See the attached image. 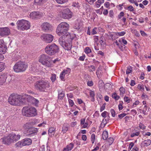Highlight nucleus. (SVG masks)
Here are the masks:
<instances>
[{
  "mask_svg": "<svg viewBox=\"0 0 151 151\" xmlns=\"http://www.w3.org/2000/svg\"><path fill=\"white\" fill-rule=\"evenodd\" d=\"M58 41L60 45L65 50H69L71 49L72 45L70 34L62 35Z\"/></svg>",
  "mask_w": 151,
  "mask_h": 151,
  "instance_id": "f257e3e1",
  "label": "nucleus"
},
{
  "mask_svg": "<svg viewBox=\"0 0 151 151\" xmlns=\"http://www.w3.org/2000/svg\"><path fill=\"white\" fill-rule=\"evenodd\" d=\"M58 41L60 45L65 50H69L71 49L72 45L70 34L62 35Z\"/></svg>",
  "mask_w": 151,
  "mask_h": 151,
  "instance_id": "f03ea898",
  "label": "nucleus"
},
{
  "mask_svg": "<svg viewBox=\"0 0 151 151\" xmlns=\"http://www.w3.org/2000/svg\"><path fill=\"white\" fill-rule=\"evenodd\" d=\"M35 86L40 91L46 92L50 87V85L49 82L43 79L37 81L35 84Z\"/></svg>",
  "mask_w": 151,
  "mask_h": 151,
  "instance_id": "7ed1b4c3",
  "label": "nucleus"
},
{
  "mask_svg": "<svg viewBox=\"0 0 151 151\" xmlns=\"http://www.w3.org/2000/svg\"><path fill=\"white\" fill-rule=\"evenodd\" d=\"M69 28V25L66 22H62L58 26L56 32L59 36L66 35L69 33L68 31Z\"/></svg>",
  "mask_w": 151,
  "mask_h": 151,
  "instance_id": "20e7f679",
  "label": "nucleus"
},
{
  "mask_svg": "<svg viewBox=\"0 0 151 151\" xmlns=\"http://www.w3.org/2000/svg\"><path fill=\"white\" fill-rule=\"evenodd\" d=\"M59 51L58 46L54 43L47 45L45 48V52L50 55H53Z\"/></svg>",
  "mask_w": 151,
  "mask_h": 151,
  "instance_id": "39448f33",
  "label": "nucleus"
},
{
  "mask_svg": "<svg viewBox=\"0 0 151 151\" xmlns=\"http://www.w3.org/2000/svg\"><path fill=\"white\" fill-rule=\"evenodd\" d=\"M22 96L17 94H11L8 99V102L9 103L13 105H17L19 103L22 101Z\"/></svg>",
  "mask_w": 151,
  "mask_h": 151,
  "instance_id": "423d86ee",
  "label": "nucleus"
},
{
  "mask_svg": "<svg viewBox=\"0 0 151 151\" xmlns=\"http://www.w3.org/2000/svg\"><path fill=\"white\" fill-rule=\"evenodd\" d=\"M23 115L27 116H34L37 114V111L34 107H24L22 109Z\"/></svg>",
  "mask_w": 151,
  "mask_h": 151,
  "instance_id": "0eeeda50",
  "label": "nucleus"
},
{
  "mask_svg": "<svg viewBox=\"0 0 151 151\" xmlns=\"http://www.w3.org/2000/svg\"><path fill=\"white\" fill-rule=\"evenodd\" d=\"M17 27L20 30H27L30 27L29 22L28 21L22 19L18 21L16 23Z\"/></svg>",
  "mask_w": 151,
  "mask_h": 151,
  "instance_id": "6e6552de",
  "label": "nucleus"
},
{
  "mask_svg": "<svg viewBox=\"0 0 151 151\" xmlns=\"http://www.w3.org/2000/svg\"><path fill=\"white\" fill-rule=\"evenodd\" d=\"M27 67V65L24 62H18L16 63L14 65L13 69L16 72H22L24 71Z\"/></svg>",
  "mask_w": 151,
  "mask_h": 151,
  "instance_id": "1a4fd4ad",
  "label": "nucleus"
},
{
  "mask_svg": "<svg viewBox=\"0 0 151 151\" xmlns=\"http://www.w3.org/2000/svg\"><path fill=\"white\" fill-rule=\"evenodd\" d=\"M39 62L48 67H50L51 65L49 57L48 55L44 54H42L40 56Z\"/></svg>",
  "mask_w": 151,
  "mask_h": 151,
  "instance_id": "9d476101",
  "label": "nucleus"
},
{
  "mask_svg": "<svg viewBox=\"0 0 151 151\" xmlns=\"http://www.w3.org/2000/svg\"><path fill=\"white\" fill-rule=\"evenodd\" d=\"M32 143V140L31 139L26 138L16 143L15 145L16 147H21L25 146L30 145Z\"/></svg>",
  "mask_w": 151,
  "mask_h": 151,
  "instance_id": "9b49d317",
  "label": "nucleus"
},
{
  "mask_svg": "<svg viewBox=\"0 0 151 151\" xmlns=\"http://www.w3.org/2000/svg\"><path fill=\"white\" fill-rule=\"evenodd\" d=\"M1 139L2 143L6 145H9L13 142V139L11 138L10 134L8 136H4Z\"/></svg>",
  "mask_w": 151,
  "mask_h": 151,
  "instance_id": "f8f14e48",
  "label": "nucleus"
},
{
  "mask_svg": "<svg viewBox=\"0 0 151 151\" xmlns=\"http://www.w3.org/2000/svg\"><path fill=\"white\" fill-rule=\"evenodd\" d=\"M53 36L49 34H44L41 36V40L47 43L51 42L53 40Z\"/></svg>",
  "mask_w": 151,
  "mask_h": 151,
  "instance_id": "ddd939ff",
  "label": "nucleus"
},
{
  "mask_svg": "<svg viewBox=\"0 0 151 151\" xmlns=\"http://www.w3.org/2000/svg\"><path fill=\"white\" fill-rule=\"evenodd\" d=\"M62 17L64 19H69L71 18L72 13L68 8L63 9L62 11Z\"/></svg>",
  "mask_w": 151,
  "mask_h": 151,
  "instance_id": "4468645a",
  "label": "nucleus"
},
{
  "mask_svg": "<svg viewBox=\"0 0 151 151\" xmlns=\"http://www.w3.org/2000/svg\"><path fill=\"white\" fill-rule=\"evenodd\" d=\"M38 132L37 129L35 127H30L27 130L24 131V134L27 136H32L37 134Z\"/></svg>",
  "mask_w": 151,
  "mask_h": 151,
  "instance_id": "2eb2a0df",
  "label": "nucleus"
},
{
  "mask_svg": "<svg viewBox=\"0 0 151 151\" xmlns=\"http://www.w3.org/2000/svg\"><path fill=\"white\" fill-rule=\"evenodd\" d=\"M10 33V29L7 27L0 28V35L3 37L8 35Z\"/></svg>",
  "mask_w": 151,
  "mask_h": 151,
  "instance_id": "dca6fc26",
  "label": "nucleus"
},
{
  "mask_svg": "<svg viewBox=\"0 0 151 151\" xmlns=\"http://www.w3.org/2000/svg\"><path fill=\"white\" fill-rule=\"evenodd\" d=\"M7 47L2 39L0 40V54H4L6 51Z\"/></svg>",
  "mask_w": 151,
  "mask_h": 151,
  "instance_id": "f3484780",
  "label": "nucleus"
},
{
  "mask_svg": "<svg viewBox=\"0 0 151 151\" xmlns=\"http://www.w3.org/2000/svg\"><path fill=\"white\" fill-rule=\"evenodd\" d=\"M42 29L45 32H47L48 31L51 30L52 29V26L49 23L44 22L41 25Z\"/></svg>",
  "mask_w": 151,
  "mask_h": 151,
  "instance_id": "a211bd4d",
  "label": "nucleus"
},
{
  "mask_svg": "<svg viewBox=\"0 0 151 151\" xmlns=\"http://www.w3.org/2000/svg\"><path fill=\"white\" fill-rule=\"evenodd\" d=\"M30 17L32 19H35L36 18H40L42 17L41 13L39 12H33L30 14Z\"/></svg>",
  "mask_w": 151,
  "mask_h": 151,
  "instance_id": "6ab92c4d",
  "label": "nucleus"
},
{
  "mask_svg": "<svg viewBox=\"0 0 151 151\" xmlns=\"http://www.w3.org/2000/svg\"><path fill=\"white\" fill-rule=\"evenodd\" d=\"M7 78V75L3 74L0 76V84L2 85L6 81V79Z\"/></svg>",
  "mask_w": 151,
  "mask_h": 151,
  "instance_id": "aec40b11",
  "label": "nucleus"
},
{
  "mask_svg": "<svg viewBox=\"0 0 151 151\" xmlns=\"http://www.w3.org/2000/svg\"><path fill=\"white\" fill-rule=\"evenodd\" d=\"M68 74V71L67 70H64L60 74V78L62 81H64L65 75Z\"/></svg>",
  "mask_w": 151,
  "mask_h": 151,
  "instance_id": "412c9836",
  "label": "nucleus"
},
{
  "mask_svg": "<svg viewBox=\"0 0 151 151\" xmlns=\"http://www.w3.org/2000/svg\"><path fill=\"white\" fill-rule=\"evenodd\" d=\"M11 138L13 139V142L14 141H17L19 140L21 137L19 134L16 135L15 134H10Z\"/></svg>",
  "mask_w": 151,
  "mask_h": 151,
  "instance_id": "4be33fe9",
  "label": "nucleus"
},
{
  "mask_svg": "<svg viewBox=\"0 0 151 151\" xmlns=\"http://www.w3.org/2000/svg\"><path fill=\"white\" fill-rule=\"evenodd\" d=\"M22 97L25 101H26L30 104L31 102H32V99H33V97L29 95H26L25 96H22Z\"/></svg>",
  "mask_w": 151,
  "mask_h": 151,
  "instance_id": "5701e85b",
  "label": "nucleus"
},
{
  "mask_svg": "<svg viewBox=\"0 0 151 151\" xmlns=\"http://www.w3.org/2000/svg\"><path fill=\"white\" fill-rule=\"evenodd\" d=\"M65 94L62 91H60L58 92V99H62L63 97L64 96Z\"/></svg>",
  "mask_w": 151,
  "mask_h": 151,
  "instance_id": "b1692460",
  "label": "nucleus"
},
{
  "mask_svg": "<svg viewBox=\"0 0 151 151\" xmlns=\"http://www.w3.org/2000/svg\"><path fill=\"white\" fill-rule=\"evenodd\" d=\"M81 27V24L80 23H76L74 26V28L75 29L78 30L79 31H81L80 28Z\"/></svg>",
  "mask_w": 151,
  "mask_h": 151,
  "instance_id": "393cba45",
  "label": "nucleus"
},
{
  "mask_svg": "<svg viewBox=\"0 0 151 151\" xmlns=\"http://www.w3.org/2000/svg\"><path fill=\"white\" fill-rule=\"evenodd\" d=\"M108 137V133L107 131L103 132L102 135L103 139L104 140H106Z\"/></svg>",
  "mask_w": 151,
  "mask_h": 151,
  "instance_id": "a878e982",
  "label": "nucleus"
},
{
  "mask_svg": "<svg viewBox=\"0 0 151 151\" xmlns=\"http://www.w3.org/2000/svg\"><path fill=\"white\" fill-rule=\"evenodd\" d=\"M47 0H35V2L37 5H40L47 1Z\"/></svg>",
  "mask_w": 151,
  "mask_h": 151,
  "instance_id": "bb28decb",
  "label": "nucleus"
},
{
  "mask_svg": "<svg viewBox=\"0 0 151 151\" xmlns=\"http://www.w3.org/2000/svg\"><path fill=\"white\" fill-rule=\"evenodd\" d=\"M110 116H107L104 117V119H103L102 123H103L104 124V125H105L108 122Z\"/></svg>",
  "mask_w": 151,
  "mask_h": 151,
  "instance_id": "cd10ccee",
  "label": "nucleus"
},
{
  "mask_svg": "<svg viewBox=\"0 0 151 151\" xmlns=\"http://www.w3.org/2000/svg\"><path fill=\"white\" fill-rule=\"evenodd\" d=\"M145 146H148L150 145L151 143V141L150 139H147L143 141Z\"/></svg>",
  "mask_w": 151,
  "mask_h": 151,
  "instance_id": "c85d7f7f",
  "label": "nucleus"
},
{
  "mask_svg": "<svg viewBox=\"0 0 151 151\" xmlns=\"http://www.w3.org/2000/svg\"><path fill=\"white\" fill-rule=\"evenodd\" d=\"M32 102H31L30 104H32L34 105H36L39 102V101L38 100L36 99L33 97V99H32Z\"/></svg>",
  "mask_w": 151,
  "mask_h": 151,
  "instance_id": "c756f323",
  "label": "nucleus"
},
{
  "mask_svg": "<svg viewBox=\"0 0 151 151\" xmlns=\"http://www.w3.org/2000/svg\"><path fill=\"white\" fill-rule=\"evenodd\" d=\"M56 79V76L55 74L52 73L51 74V76L50 77V79L51 80L52 82H54Z\"/></svg>",
  "mask_w": 151,
  "mask_h": 151,
  "instance_id": "7c9ffc66",
  "label": "nucleus"
},
{
  "mask_svg": "<svg viewBox=\"0 0 151 151\" xmlns=\"http://www.w3.org/2000/svg\"><path fill=\"white\" fill-rule=\"evenodd\" d=\"M104 86L103 81L102 80H100L99 81V88L100 90Z\"/></svg>",
  "mask_w": 151,
  "mask_h": 151,
  "instance_id": "2f4dec72",
  "label": "nucleus"
},
{
  "mask_svg": "<svg viewBox=\"0 0 151 151\" xmlns=\"http://www.w3.org/2000/svg\"><path fill=\"white\" fill-rule=\"evenodd\" d=\"M68 130L67 126L64 125L62 128V131L63 133H65Z\"/></svg>",
  "mask_w": 151,
  "mask_h": 151,
  "instance_id": "473e14b6",
  "label": "nucleus"
},
{
  "mask_svg": "<svg viewBox=\"0 0 151 151\" xmlns=\"http://www.w3.org/2000/svg\"><path fill=\"white\" fill-rule=\"evenodd\" d=\"M74 147V144L72 143H70L69 145H67L66 147L69 150H72Z\"/></svg>",
  "mask_w": 151,
  "mask_h": 151,
  "instance_id": "72a5a7b5",
  "label": "nucleus"
},
{
  "mask_svg": "<svg viewBox=\"0 0 151 151\" xmlns=\"http://www.w3.org/2000/svg\"><path fill=\"white\" fill-rule=\"evenodd\" d=\"M55 131L54 128H50L48 130V134L49 135H50V134H54L55 133Z\"/></svg>",
  "mask_w": 151,
  "mask_h": 151,
  "instance_id": "f704fd0d",
  "label": "nucleus"
},
{
  "mask_svg": "<svg viewBox=\"0 0 151 151\" xmlns=\"http://www.w3.org/2000/svg\"><path fill=\"white\" fill-rule=\"evenodd\" d=\"M137 88L142 91H144V85H143L139 84L137 86Z\"/></svg>",
  "mask_w": 151,
  "mask_h": 151,
  "instance_id": "c9c22d12",
  "label": "nucleus"
},
{
  "mask_svg": "<svg viewBox=\"0 0 151 151\" xmlns=\"http://www.w3.org/2000/svg\"><path fill=\"white\" fill-rule=\"evenodd\" d=\"M4 64L2 62H0V72L2 71L4 69Z\"/></svg>",
  "mask_w": 151,
  "mask_h": 151,
  "instance_id": "e433bc0d",
  "label": "nucleus"
},
{
  "mask_svg": "<svg viewBox=\"0 0 151 151\" xmlns=\"http://www.w3.org/2000/svg\"><path fill=\"white\" fill-rule=\"evenodd\" d=\"M84 51L86 54L89 53L91 52V50L88 47H86L85 48Z\"/></svg>",
  "mask_w": 151,
  "mask_h": 151,
  "instance_id": "4c0bfd02",
  "label": "nucleus"
},
{
  "mask_svg": "<svg viewBox=\"0 0 151 151\" xmlns=\"http://www.w3.org/2000/svg\"><path fill=\"white\" fill-rule=\"evenodd\" d=\"M112 96L113 98L114 99L116 100H118L120 98V97L119 96H117L115 93H113Z\"/></svg>",
  "mask_w": 151,
  "mask_h": 151,
  "instance_id": "58836bf2",
  "label": "nucleus"
},
{
  "mask_svg": "<svg viewBox=\"0 0 151 151\" xmlns=\"http://www.w3.org/2000/svg\"><path fill=\"white\" fill-rule=\"evenodd\" d=\"M120 92V95H123V94L125 93V89L124 88L122 87L120 88L119 89Z\"/></svg>",
  "mask_w": 151,
  "mask_h": 151,
  "instance_id": "ea45409f",
  "label": "nucleus"
},
{
  "mask_svg": "<svg viewBox=\"0 0 151 151\" xmlns=\"http://www.w3.org/2000/svg\"><path fill=\"white\" fill-rule=\"evenodd\" d=\"M132 68L131 67H128L126 71L127 74H129L132 72Z\"/></svg>",
  "mask_w": 151,
  "mask_h": 151,
  "instance_id": "a19ab883",
  "label": "nucleus"
},
{
  "mask_svg": "<svg viewBox=\"0 0 151 151\" xmlns=\"http://www.w3.org/2000/svg\"><path fill=\"white\" fill-rule=\"evenodd\" d=\"M57 2L60 4L64 3L68 1V0H55Z\"/></svg>",
  "mask_w": 151,
  "mask_h": 151,
  "instance_id": "79ce46f5",
  "label": "nucleus"
},
{
  "mask_svg": "<svg viewBox=\"0 0 151 151\" xmlns=\"http://www.w3.org/2000/svg\"><path fill=\"white\" fill-rule=\"evenodd\" d=\"M95 134H91V140L92 144H93L95 140Z\"/></svg>",
  "mask_w": 151,
  "mask_h": 151,
  "instance_id": "37998d69",
  "label": "nucleus"
},
{
  "mask_svg": "<svg viewBox=\"0 0 151 151\" xmlns=\"http://www.w3.org/2000/svg\"><path fill=\"white\" fill-rule=\"evenodd\" d=\"M126 9L130 12H133L134 10L133 7L131 5L128 6Z\"/></svg>",
  "mask_w": 151,
  "mask_h": 151,
  "instance_id": "c03bdc74",
  "label": "nucleus"
},
{
  "mask_svg": "<svg viewBox=\"0 0 151 151\" xmlns=\"http://www.w3.org/2000/svg\"><path fill=\"white\" fill-rule=\"evenodd\" d=\"M29 124L28 123H26L23 126V128L24 129V131H25L26 130H27V129L30 128L29 126Z\"/></svg>",
  "mask_w": 151,
  "mask_h": 151,
  "instance_id": "a18cd8bd",
  "label": "nucleus"
},
{
  "mask_svg": "<svg viewBox=\"0 0 151 151\" xmlns=\"http://www.w3.org/2000/svg\"><path fill=\"white\" fill-rule=\"evenodd\" d=\"M110 112L112 116L114 117L115 116V112L114 110L113 109H110Z\"/></svg>",
  "mask_w": 151,
  "mask_h": 151,
  "instance_id": "49530a36",
  "label": "nucleus"
},
{
  "mask_svg": "<svg viewBox=\"0 0 151 151\" xmlns=\"http://www.w3.org/2000/svg\"><path fill=\"white\" fill-rule=\"evenodd\" d=\"M139 127L140 129H145L146 128V127L145 126L144 124L141 123H140L139 124Z\"/></svg>",
  "mask_w": 151,
  "mask_h": 151,
  "instance_id": "de8ad7c7",
  "label": "nucleus"
},
{
  "mask_svg": "<svg viewBox=\"0 0 151 151\" xmlns=\"http://www.w3.org/2000/svg\"><path fill=\"white\" fill-rule=\"evenodd\" d=\"M147 106L146 105L143 108L142 111L143 114H144V115L146 114V112L147 110Z\"/></svg>",
  "mask_w": 151,
  "mask_h": 151,
  "instance_id": "09e8293b",
  "label": "nucleus"
},
{
  "mask_svg": "<svg viewBox=\"0 0 151 151\" xmlns=\"http://www.w3.org/2000/svg\"><path fill=\"white\" fill-rule=\"evenodd\" d=\"M139 132H136L135 133H134L132 134L131 135V137H134L135 136H138L139 135Z\"/></svg>",
  "mask_w": 151,
  "mask_h": 151,
  "instance_id": "8fccbe9b",
  "label": "nucleus"
},
{
  "mask_svg": "<svg viewBox=\"0 0 151 151\" xmlns=\"http://www.w3.org/2000/svg\"><path fill=\"white\" fill-rule=\"evenodd\" d=\"M108 141L109 142V144H111L114 141V139L112 137H110L108 139Z\"/></svg>",
  "mask_w": 151,
  "mask_h": 151,
  "instance_id": "3c124183",
  "label": "nucleus"
},
{
  "mask_svg": "<svg viewBox=\"0 0 151 151\" xmlns=\"http://www.w3.org/2000/svg\"><path fill=\"white\" fill-rule=\"evenodd\" d=\"M124 101L127 102V103H129L130 101L129 98L126 96H125L124 97Z\"/></svg>",
  "mask_w": 151,
  "mask_h": 151,
  "instance_id": "603ef678",
  "label": "nucleus"
},
{
  "mask_svg": "<svg viewBox=\"0 0 151 151\" xmlns=\"http://www.w3.org/2000/svg\"><path fill=\"white\" fill-rule=\"evenodd\" d=\"M127 114L125 113H123L122 114H120L118 115V117L120 119H122V118L125 116Z\"/></svg>",
  "mask_w": 151,
  "mask_h": 151,
  "instance_id": "864d4df0",
  "label": "nucleus"
},
{
  "mask_svg": "<svg viewBox=\"0 0 151 151\" xmlns=\"http://www.w3.org/2000/svg\"><path fill=\"white\" fill-rule=\"evenodd\" d=\"M103 38L104 37L103 36H101V37H100L99 39L100 40V43L101 45H104V41L102 40Z\"/></svg>",
  "mask_w": 151,
  "mask_h": 151,
  "instance_id": "5fc2aeb1",
  "label": "nucleus"
},
{
  "mask_svg": "<svg viewBox=\"0 0 151 151\" xmlns=\"http://www.w3.org/2000/svg\"><path fill=\"white\" fill-rule=\"evenodd\" d=\"M97 98L98 99V100L99 101L98 98H99L100 100H101L103 98V97L102 95L100 93L97 94Z\"/></svg>",
  "mask_w": 151,
  "mask_h": 151,
  "instance_id": "6e6d98bb",
  "label": "nucleus"
},
{
  "mask_svg": "<svg viewBox=\"0 0 151 151\" xmlns=\"http://www.w3.org/2000/svg\"><path fill=\"white\" fill-rule=\"evenodd\" d=\"M124 12H121L119 14V15H118V18L119 19H120L122 17L124 16Z\"/></svg>",
  "mask_w": 151,
  "mask_h": 151,
  "instance_id": "4d7b16f0",
  "label": "nucleus"
},
{
  "mask_svg": "<svg viewBox=\"0 0 151 151\" xmlns=\"http://www.w3.org/2000/svg\"><path fill=\"white\" fill-rule=\"evenodd\" d=\"M106 104V103H105L101 107L100 109L101 112H102L105 109V108Z\"/></svg>",
  "mask_w": 151,
  "mask_h": 151,
  "instance_id": "13d9d810",
  "label": "nucleus"
},
{
  "mask_svg": "<svg viewBox=\"0 0 151 151\" xmlns=\"http://www.w3.org/2000/svg\"><path fill=\"white\" fill-rule=\"evenodd\" d=\"M68 101L70 105L71 106H73L74 104V103L73 101L70 99H69Z\"/></svg>",
  "mask_w": 151,
  "mask_h": 151,
  "instance_id": "bf43d9fd",
  "label": "nucleus"
},
{
  "mask_svg": "<svg viewBox=\"0 0 151 151\" xmlns=\"http://www.w3.org/2000/svg\"><path fill=\"white\" fill-rule=\"evenodd\" d=\"M96 27H94L93 29V30L91 32V34L93 35H94L96 34L97 32L96 31Z\"/></svg>",
  "mask_w": 151,
  "mask_h": 151,
  "instance_id": "052dcab7",
  "label": "nucleus"
},
{
  "mask_svg": "<svg viewBox=\"0 0 151 151\" xmlns=\"http://www.w3.org/2000/svg\"><path fill=\"white\" fill-rule=\"evenodd\" d=\"M130 85L132 86H134L135 85V81L134 80H131V81Z\"/></svg>",
  "mask_w": 151,
  "mask_h": 151,
  "instance_id": "680f3d73",
  "label": "nucleus"
},
{
  "mask_svg": "<svg viewBox=\"0 0 151 151\" xmlns=\"http://www.w3.org/2000/svg\"><path fill=\"white\" fill-rule=\"evenodd\" d=\"M85 55L80 56L78 60L81 61H84L85 58Z\"/></svg>",
  "mask_w": 151,
  "mask_h": 151,
  "instance_id": "e2e57ef3",
  "label": "nucleus"
},
{
  "mask_svg": "<svg viewBox=\"0 0 151 151\" xmlns=\"http://www.w3.org/2000/svg\"><path fill=\"white\" fill-rule=\"evenodd\" d=\"M117 34L119 36H122L124 35L125 34V32H117Z\"/></svg>",
  "mask_w": 151,
  "mask_h": 151,
  "instance_id": "0e129e2a",
  "label": "nucleus"
},
{
  "mask_svg": "<svg viewBox=\"0 0 151 151\" xmlns=\"http://www.w3.org/2000/svg\"><path fill=\"white\" fill-rule=\"evenodd\" d=\"M93 37L95 42H97L99 40V37L98 36H94Z\"/></svg>",
  "mask_w": 151,
  "mask_h": 151,
  "instance_id": "69168bd1",
  "label": "nucleus"
},
{
  "mask_svg": "<svg viewBox=\"0 0 151 151\" xmlns=\"http://www.w3.org/2000/svg\"><path fill=\"white\" fill-rule=\"evenodd\" d=\"M88 85L89 86H91L93 85V82L92 81H88L87 82Z\"/></svg>",
  "mask_w": 151,
  "mask_h": 151,
  "instance_id": "338daca9",
  "label": "nucleus"
},
{
  "mask_svg": "<svg viewBox=\"0 0 151 151\" xmlns=\"http://www.w3.org/2000/svg\"><path fill=\"white\" fill-rule=\"evenodd\" d=\"M104 5L106 7L108 8L110 6V3L109 2H106L105 3Z\"/></svg>",
  "mask_w": 151,
  "mask_h": 151,
  "instance_id": "774afa93",
  "label": "nucleus"
}]
</instances>
